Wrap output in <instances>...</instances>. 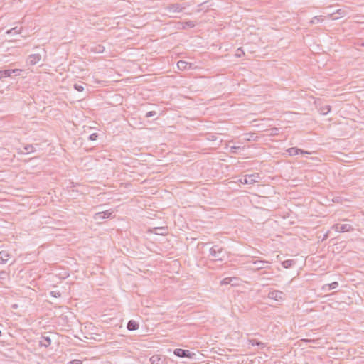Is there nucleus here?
<instances>
[{
  "mask_svg": "<svg viewBox=\"0 0 364 364\" xmlns=\"http://www.w3.org/2000/svg\"><path fill=\"white\" fill-rule=\"evenodd\" d=\"M210 254L215 261H225L228 259V252L219 245H214L210 249Z\"/></svg>",
  "mask_w": 364,
  "mask_h": 364,
  "instance_id": "nucleus-1",
  "label": "nucleus"
},
{
  "mask_svg": "<svg viewBox=\"0 0 364 364\" xmlns=\"http://www.w3.org/2000/svg\"><path fill=\"white\" fill-rule=\"evenodd\" d=\"M248 263H252L254 265L253 267H250V269L254 272L268 268L269 264L268 261L261 259L252 260Z\"/></svg>",
  "mask_w": 364,
  "mask_h": 364,
  "instance_id": "nucleus-2",
  "label": "nucleus"
},
{
  "mask_svg": "<svg viewBox=\"0 0 364 364\" xmlns=\"http://www.w3.org/2000/svg\"><path fill=\"white\" fill-rule=\"evenodd\" d=\"M268 298L277 301H282L284 300L285 295L281 291L273 290L268 294Z\"/></svg>",
  "mask_w": 364,
  "mask_h": 364,
  "instance_id": "nucleus-3",
  "label": "nucleus"
},
{
  "mask_svg": "<svg viewBox=\"0 0 364 364\" xmlns=\"http://www.w3.org/2000/svg\"><path fill=\"white\" fill-rule=\"evenodd\" d=\"M185 8H186V6H183L182 4H173L168 5L166 6V9L170 14H175V13L181 12Z\"/></svg>",
  "mask_w": 364,
  "mask_h": 364,
  "instance_id": "nucleus-4",
  "label": "nucleus"
},
{
  "mask_svg": "<svg viewBox=\"0 0 364 364\" xmlns=\"http://www.w3.org/2000/svg\"><path fill=\"white\" fill-rule=\"evenodd\" d=\"M332 229L338 232H346L352 230L353 228L350 224H335Z\"/></svg>",
  "mask_w": 364,
  "mask_h": 364,
  "instance_id": "nucleus-5",
  "label": "nucleus"
},
{
  "mask_svg": "<svg viewBox=\"0 0 364 364\" xmlns=\"http://www.w3.org/2000/svg\"><path fill=\"white\" fill-rule=\"evenodd\" d=\"M347 12L343 9H338L335 12L329 14L328 17L332 20H338L340 18L345 16Z\"/></svg>",
  "mask_w": 364,
  "mask_h": 364,
  "instance_id": "nucleus-6",
  "label": "nucleus"
},
{
  "mask_svg": "<svg viewBox=\"0 0 364 364\" xmlns=\"http://www.w3.org/2000/svg\"><path fill=\"white\" fill-rule=\"evenodd\" d=\"M173 353L175 355L180 357V358H191V353L188 350L176 348L174 350Z\"/></svg>",
  "mask_w": 364,
  "mask_h": 364,
  "instance_id": "nucleus-7",
  "label": "nucleus"
},
{
  "mask_svg": "<svg viewBox=\"0 0 364 364\" xmlns=\"http://www.w3.org/2000/svg\"><path fill=\"white\" fill-rule=\"evenodd\" d=\"M260 179V176L259 173H253L250 175L245 176V181L249 183V184H253L255 183L259 182Z\"/></svg>",
  "mask_w": 364,
  "mask_h": 364,
  "instance_id": "nucleus-8",
  "label": "nucleus"
},
{
  "mask_svg": "<svg viewBox=\"0 0 364 364\" xmlns=\"http://www.w3.org/2000/svg\"><path fill=\"white\" fill-rule=\"evenodd\" d=\"M41 59V56L39 54H32L28 57L27 63L31 65H34L38 63Z\"/></svg>",
  "mask_w": 364,
  "mask_h": 364,
  "instance_id": "nucleus-9",
  "label": "nucleus"
},
{
  "mask_svg": "<svg viewBox=\"0 0 364 364\" xmlns=\"http://www.w3.org/2000/svg\"><path fill=\"white\" fill-rule=\"evenodd\" d=\"M287 151L289 153V154L290 156H295L299 154H309V152H308V151H304L302 149H298L296 147L289 148L287 150Z\"/></svg>",
  "mask_w": 364,
  "mask_h": 364,
  "instance_id": "nucleus-10",
  "label": "nucleus"
},
{
  "mask_svg": "<svg viewBox=\"0 0 364 364\" xmlns=\"http://www.w3.org/2000/svg\"><path fill=\"white\" fill-rule=\"evenodd\" d=\"M177 67L179 70H184L191 68V63H187L184 60H179L177 63Z\"/></svg>",
  "mask_w": 364,
  "mask_h": 364,
  "instance_id": "nucleus-11",
  "label": "nucleus"
},
{
  "mask_svg": "<svg viewBox=\"0 0 364 364\" xmlns=\"http://www.w3.org/2000/svg\"><path fill=\"white\" fill-rule=\"evenodd\" d=\"M51 344V339L49 336H43L41 338L39 345L46 348L48 347Z\"/></svg>",
  "mask_w": 364,
  "mask_h": 364,
  "instance_id": "nucleus-12",
  "label": "nucleus"
},
{
  "mask_svg": "<svg viewBox=\"0 0 364 364\" xmlns=\"http://www.w3.org/2000/svg\"><path fill=\"white\" fill-rule=\"evenodd\" d=\"M151 364H163L164 360L159 355H154L149 359Z\"/></svg>",
  "mask_w": 364,
  "mask_h": 364,
  "instance_id": "nucleus-13",
  "label": "nucleus"
},
{
  "mask_svg": "<svg viewBox=\"0 0 364 364\" xmlns=\"http://www.w3.org/2000/svg\"><path fill=\"white\" fill-rule=\"evenodd\" d=\"M10 258V255L7 251L2 250L0 252V261L2 263L6 262Z\"/></svg>",
  "mask_w": 364,
  "mask_h": 364,
  "instance_id": "nucleus-14",
  "label": "nucleus"
},
{
  "mask_svg": "<svg viewBox=\"0 0 364 364\" xmlns=\"http://www.w3.org/2000/svg\"><path fill=\"white\" fill-rule=\"evenodd\" d=\"M127 329L129 331H134L139 328V324L134 320H131L127 323Z\"/></svg>",
  "mask_w": 364,
  "mask_h": 364,
  "instance_id": "nucleus-15",
  "label": "nucleus"
},
{
  "mask_svg": "<svg viewBox=\"0 0 364 364\" xmlns=\"http://www.w3.org/2000/svg\"><path fill=\"white\" fill-rule=\"evenodd\" d=\"M195 26V23L193 21H186L185 23H179V28L186 29V28H193Z\"/></svg>",
  "mask_w": 364,
  "mask_h": 364,
  "instance_id": "nucleus-16",
  "label": "nucleus"
},
{
  "mask_svg": "<svg viewBox=\"0 0 364 364\" xmlns=\"http://www.w3.org/2000/svg\"><path fill=\"white\" fill-rule=\"evenodd\" d=\"M325 20L323 16H314L310 21L311 24H316L321 22H323Z\"/></svg>",
  "mask_w": 364,
  "mask_h": 364,
  "instance_id": "nucleus-17",
  "label": "nucleus"
},
{
  "mask_svg": "<svg viewBox=\"0 0 364 364\" xmlns=\"http://www.w3.org/2000/svg\"><path fill=\"white\" fill-rule=\"evenodd\" d=\"M236 280H237V279L235 277H226V278H224L223 280H221L220 284L226 285V284H232V282L236 281Z\"/></svg>",
  "mask_w": 364,
  "mask_h": 364,
  "instance_id": "nucleus-18",
  "label": "nucleus"
},
{
  "mask_svg": "<svg viewBox=\"0 0 364 364\" xmlns=\"http://www.w3.org/2000/svg\"><path fill=\"white\" fill-rule=\"evenodd\" d=\"M153 232L156 235H165L166 232V229L164 227H158L154 228Z\"/></svg>",
  "mask_w": 364,
  "mask_h": 364,
  "instance_id": "nucleus-19",
  "label": "nucleus"
},
{
  "mask_svg": "<svg viewBox=\"0 0 364 364\" xmlns=\"http://www.w3.org/2000/svg\"><path fill=\"white\" fill-rule=\"evenodd\" d=\"M294 261L292 260V259H287V260H285L284 262H282V265L284 268H289L290 267H291L294 264Z\"/></svg>",
  "mask_w": 364,
  "mask_h": 364,
  "instance_id": "nucleus-20",
  "label": "nucleus"
},
{
  "mask_svg": "<svg viewBox=\"0 0 364 364\" xmlns=\"http://www.w3.org/2000/svg\"><path fill=\"white\" fill-rule=\"evenodd\" d=\"M11 75L10 70H0V79L4 77H9Z\"/></svg>",
  "mask_w": 364,
  "mask_h": 364,
  "instance_id": "nucleus-21",
  "label": "nucleus"
},
{
  "mask_svg": "<svg viewBox=\"0 0 364 364\" xmlns=\"http://www.w3.org/2000/svg\"><path fill=\"white\" fill-rule=\"evenodd\" d=\"M331 111V106L325 105L320 108V112L323 115L327 114Z\"/></svg>",
  "mask_w": 364,
  "mask_h": 364,
  "instance_id": "nucleus-22",
  "label": "nucleus"
},
{
  "mask_svg": "<svg viewBox=\"0 0 364 364\" xmlns=\"http://www.w3.org/2000/svg\"><path fill=\"white\" fill-rule=\"evenodd\" d=\"M34 151L32 145H26L24 146V151H21L22 154H28Z\"/></svg>",
  "mask_w": 364,
  "mask_h": 364,
  "instance_id": "nucleus-23",
  "label": "nucleus"
},
{
  "mask_svg": "<svg viewBox=\"0 0 364 364\" xmlns=\"http://www.w3.org/2000/svg\"><path fill=\"white\" fill-rule=\"evenodd\" d=\"M21 31V28H18V27L13 28L10 30H8L6 31V34H11V33H20Z\"/></svg>",
  "mask_w": 364,
  "mask_h": 364,
  "instance_id": "nucleus-24",
  "label": "nucleus"
},
{
  "mask_svg": "<svg viewBox=\"0 0 364 364\" xmlns=\"http://www.w3.org/2000/svg\"><path fill=\"white\" fill-rule=\"evenodd\" d=\"M93 218H94L96 221H100L101 220L105 219V218H103L102 214L100 212L96 213L94 215Z\"/></svg>",
  "mask_w": 364,
  "mask_h": 364,
  "instance_id": "nucleus-25",
  "label": "nucleus"
},
{
  "mask_svg": "<svg viewBox=\"0 0 364 364\" xmlns=\"http://www.w3.org/2000/svg\"><path fill=\"white\" fill-rule=\"evenodd\" d=\"M102 215H103V218L105 219V218H109L110 217V215H112V212L111 210H105V211H102L100 212Z\"/></svg>",
  "mask_w": 364,
  "mask_h": 364,
  "instance_id": "nucleus-26",
  "label": "nucleus"
},
{
  "mask_svg": "<svg viewBox=\"0 0 364 364\" xmlns=\"http://www.w3.org/2000/svg\"><path fill=\"white\" fill-rule=\"evenodd\" d=\"M7 277H8V274L6 272H4V271L0 272V282L5 280Z\"/></svg>",
  "mask_w": 364,
  "mask_h": 364,
  "instance_id": "nucleus-27",
  "label": "nucleus"
},
{
  "mask_svg": "<svg viewBox=\"0 0 364 364\" xmlns=\"http://www.w3.org/2000/svg\"><path fill=\"white\" fill-rule=\"evenodd\" d=\"M74 88L78 92H82L84 90V87L81 84H75Z\"/></svg>",
  "mask_w": 364,
  "mask_h": 364,
  "instance_id": "nucleus-28",
  "label": "nucleus"
},
{
  "mask_svg": "<svg viewBox=\"0 0 364 364\" xmlns=\"http://www.w3.org/2000/svg\"><path fill=\"white\" fill-rule=\"evenodd\" d=\"M329 289H334L338 287V283L337 282H333L329 284H328Z\"/></svg>",
  "mask_w": 364,
  "mask_h": 364,
  "instance_id": "nucleus-29",
  "label": "nucleus"
},
{
  "mask_svg": "<svg viewBox=\"0 0 364 364\" xmlns=\"http://www.w3.org/2000/svg\"><path fill=\"white\" fill-rule=\"evenodd\" d=\"M250 344L252 346H264V343H262L261 342L256 341L255 340H250Z\"/></svg>",
  "mask_w": 364,
  "mask_h": 364,
  "instance_id": "nucleus-30",
  "label": "nucleus"
},
{
  "mask_svg": "<svg viewBox=\"0 0 364 364\" xmlns=\"http://www.w3.org/2000/svg\"><path fill=\"white\" fill-rule=\"evenodd\" d=\"M50 295L53 297L58 298L61 296V294L58 291H50Z\"/></svg>",
  "mask_w": 364,
  "mask_h": 364,
  "instance_id": "nucleus-31",
  "label": "nucleus"
},
{
  "mask_svg": "<svg viewBox=\"0 0 364 364\" xmlns=\"http://www.w3.org/2000/svg\"><path fill=\"white\" fill-rule=\"evenodd\" d=\"M240 149V146H232L230 147V151L232 154H235L236 153V151L237 149Z\"/></svg>",
  "mask_w": 364,
  "mask_h": 364,
  "instance_id": "nucleus-32",
  "label": "nucleus"
},
{
  "mask_svg": "<svg viewBox=\"0 0 364 364\" xmlns=\"http://www.w3.org/2000/svg\"><path fill=\"white\" fill-rule=\"evenodd\" d=\"M242 54H244L241 48H239V49H237V50L235 53V55L237 57H241Z\"/></svg>",
  "mask_w": 364,
  "mask_h": 364,
  "instance_id": "nucleus-33",
  "label": "nucleus"
},
{
  "mask_svg": "<svg viewBox=\"0 0 364 364\" xmlns=\"http://www.w3.org/2000/svg\"><path fill=\"white\" fill-rule=\"evenodd\" d=\"M10 71L11 72V74L14 73L16 75H19V73L21 70L19 69H13V70H10Z\"/></svg>",
  "mask_w": 364,
  "mask_h": 364,
  "instance_id": "nucleus-34",
  "label": "nucleus"
},
{
  "mask_svg": "<svg viewBox=\"0 0 364 364\" xmlns=\"http://www.w3.org/2000/svg\"><path fill=\"white\" fill-rule=\"evenodd\" d=\"M97 137V134L96 133H93L90 135L89 138L90 140L94 141V140H96Z\"/></svg>",
  "mask_w": 364,
  "mask_h": 364,
  "instance_id": "nucleus-35",
  "label": "nucleus"
},
{
  "mask_svg": "<svg viewBox=\"0 0 364 364\" xmlns=\"http://www.w3.org/2000/svg\"><path fill=\"white\" fill-rule=\"evenodd\" d=\"M69 364H82V362L80 360H73Z\"/></svg>",
  "mask_w": 364,
  "mask_h": 364,
  "instance_id": "nucleus-36",
  "label": "nucleus"
},
{
  "mask_svg": "<svg viewBox=\"0 0 364 364\" xmlns=\"http://www.w3.org/2000/svg\"><path fill=\"white\" fill-rule=\"evenodd\" d=\"M154 114H155L154 112H149L146 113V117H149L153 116Z\"/></svg>",
  "mask_w": 364,
  "mask_h": 364,
  "instance_id": "nucleus-37",
  "label": "nucleus"
},
{
  "mask_svg": "<svg viewBox=\"0 0 364 364\" xmlns=\"http://www.w3.org/2000/svg\"><path fill=\"white\" fill-rule=\"evenodd\" d=\"M240 182L244 184H249V183L245 181V177L243 179H240Z\"/></svg>",
  "mask_w": 364,
  "mask_h": 364,
  "instance_id": "nucleus-38",
  "label": "nucleus"
},
{
  "mask_svg": "<svg viewBox=\"0 0 364 364\" xmlns=\"http://www.w3.org/2000/svg\"><path fill=\"white\" fill-rule=\"evenodd\" d=\"M333 17H338V14L333 15Z\"/></svg>",
  "mask_w": 364,
  "mask_h": 364,
  "instance_id": "nucleus-39",
  "label": "nucleus"
},
{
  "mask_svg": "<svg viewBox=\"0 0 364 364\" xmlns=\"http://www.w3.org/2000/svg\"><path fill=\"white\" fill-rule=\"evenodd\" d=\"M13 307H14V308H16V307H17V305H16V304H15V305H14V306H13Z\"/></svg>",
  "mask_w": 364,
  "mask_h": 364,
  "instance_id": "nucleus-40",
  "label": "nucleus"
}]
</instances>
